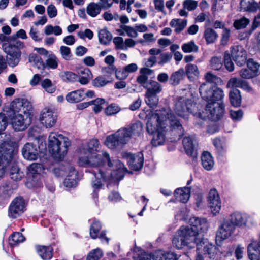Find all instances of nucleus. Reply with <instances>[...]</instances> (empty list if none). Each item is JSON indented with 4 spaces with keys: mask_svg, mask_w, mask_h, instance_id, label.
Returning a JSON list of instances; mask_svg holds the SVG:
<instances>
[{
    "mask_svg": "<svg viewBox=\"0 0 260 260\" xmlns=\"http://www.w3.org/2000/svg\"><path fill=\"white\" fill-rule=\"evenodd\" d=\"M185 74L183 68H180L178 71L174 72L170 77V82L173 85H178L180 81L183 79Z\"/></svg>",
    "mask_w": 260,
    "mask_h": 260,
    "instance_id": "obj_41",
    "label": "nucleus"
},
{
    "mask_svg": "<svg viewBox=\"0 0 260 260\" xmlns=\"http://www.w3.org/2000/svg\"><path fill=\"white\" fill-rule=\"evenodd\" d=\"M146 93L158 94L162 90V87L160 83L157 81L150 80L148 81L147 85L145 86Z\"/></svg>",
    "mask_w": 260,
    "mask_h": 260,
    "instance_id": "obj_31",
    "label": "nucleus"
},
{
    "mask_svg": "<svg viewBox=\"0 0 260 260\" xmlns=\"http://www.w3.org/2000/svg\"><path fill=\"white\" fill-rule=\"evenodd\" d=\"M174 110L180 117H185L188 113H192L199 118H203L201 112L198 111L196 104L191 99L179 98L176 102Z\"/></svg>",
    "mask_w": 260,
    "mask_h": 260,
    "instance_id": "obj_7",
    "label": "nucleus"
},
{
    "mask_svg": "<svg viewBox=\"0 0 260 260\" xmlns=\"http://www.w3.org/2000/svg\"><path fill=\"white\" fill-rule=\"evenodd\" d=\"M60 53L62 57L66 60H70L72 57L71 49L66 46H61L60 47Z\"/></svg>",
    "mask_w": 260,
    "mask_h": 260,
    "instance_id": "obj_59",
    "label": "nucleus"
},
{
    "mask_svg": "<svg viewBox=\"0 0 260 260\" xmlns=\"http://www.w3.org/2000/svg\"><path fill=\"white\" fill-rule=\"evenodd\" d=\"M10 135L7 136L5 133L0 134V151H6V147L11 148L10 144Z\"/></svg>",
    "mask_w": 260,
    "mask_h": 260,
    "instance_id": "obj_50",
    "label": "nucleus"
},
{
    "mask_svg": "<svg viewBox=\"0 0 260 260\" xmlns=\"http://www.w3.org/2000/svg\"><path fill=\"white\" fill-rule=\"evenodd\" d=\"M113 43L116 49L126 50V45L124 44L123 39L121 37H116L113 39Z\"/></svg>",
    "mask_w": 260,
    "mask_h": 260,
    "instance_id": "obj_64",
    "label": "nucleus"
},
{
    "mask_svg": "<svg viewBox=\"0 0 260 260\" xmlns=\"http://www.w3.org/2000/svg\"><path fill=\"white\" fill-rule=\"evenodd\" d=\"M227 87L229 88H233V89L240 87L247 91L251 90V88L246 81L237 78H232L230 79L227 84Z\"/></svg>",
    "mask_w": 260,
    "mask_h": 260,
    "instance_id": "obj_26",
    "label": "nucleus"
},
{
    "mask_svg": "<svg viewBox=\"0 0 260 260\" xmlns=\"http://www.w3.org/2000/svg\"><path fill=\"white\" fill-rule=\"evenodd\" d=\"M192 231L182 226L177 231L172 240L173 245L177 249H180L186 246L190 248L197 247V251H200L201 247L205 244V241L202 237H199L196 240L191 236Z\"/></svg>",
    "mask_w": 260,
    "mask_h": 260,
    "instance_id": "obj_5",
    "label": "nucleus"
},
{
    "mask_svg": "<svg viewBox=\"0 0 260 260\" xmlns=\"http://www.w3.org/2000/svg\"><path fill=\"white\" fill-rule=\"evenodd\" d=\"M10 176L12 179L15 181H20L24 176V174L16 164H13L11 162L10 166Z\"/></svg>",
    "mask_w": 260,
    "mask_h": 260,
    "instance_id": "obj_38",
    "label": "nucleus"
},
{
    "mask_svg": "<svg viewBox=\"0 0 260 260\" xmlns=\"http://www.w3.org/2000/svg\"><path fill=\"white\" fill-rule=\"evenodd\" d=\"M239 75L241 77L244 79H250L255 77L254 72L247 68L242 69L239 71Z\"/></svg>",
    "mask_w": 260,
    "mask_h": 260,
    "instance_id": "obj_62",
    "label": "nucleus"
},
{
    "mask_svg": "<svg viewBox=\"0 0 260 260\" xmlns=\"http://www.w3.org/2000/svg\"><path fill=\"white\" fill-rule=\"evenodd\" d=\"M247 67L250 70L254 72L255 75L256 76L258 74L260 65L258 63L255 61L253 59H249L247 61Z\"/></svg>",
    "mask_w": 260,
    "mask_h": 260,
    "instance_id": "obj_63",
    "label": "nucleus"
},
{
    "mask_svg": "<svg viewBox=\"0 0 260 260\" xmlns=\"http://www.w3.org/2000/svg\"><path fill=\"white\" fill-rule=\"evenodd\" d=\"M26 207L25 201L21 197L14 198L8 209V216L12 218H16L20 216L25 211Z\"/></svg>",
    "mask_w": 260,
    "mask_h": 260,
    "instance_id": "obj_11",
    "label": "nucleus"
},
{
    "mask_svg": "<svg viewBox=\"0 0 260 260\" xmlns=\"http://www.w3.org/2000/svg\"><path fill=\"white\" fill-rule=\"evenodd\" d=\"M30 60L33 61L38 69H44L46 67L45 63L43 62L41 57L36 54H33L31 56Z\"/></svg>",
    "mask_w": 260,
    "mask_h": 260,
    "instance_id": "obj_58",
    "label": "nucleus"
},
{
    "mask_svg": "<svg viewBox=\"0 0 260 260\" xmlns=\"http://www.w3.org/2000/svg\"><path fill=\"white\" fill-rule=\"evenodd\" d=\"M210 68L214 70L220 69L222 66V58L219 57L214 56L210 61Z\"/></svg>",
    "mask_w": 260,
    "mask_h": 260,
    "instance_id": "obj_54",
    "label": "nucleus"
},
{
    "mask_svg": "<svg viewBox=\"0 0 260 260\" xmlns=\"http://www.w3.org/2000/svg\"><path fill=\"white\" fill-rule=\"evenodd\" d=\"M185 73L190 80L198 78L200 75V71L196 64L189 63L185 66Z\"/></svg>",
    "mask_w": 260,
    "mask_h": 260,
    "instance_id": "obj_30",
    "label": "nucleus"
},
{
    "mask_svg": "<svg viewBox=\"0 0 260 260\" xmlns=\"http://www.w3.org/2000/svg\"><path fill=\"white\" fill-rule=\"evenodd\" d=\"M249 23V20L248 19L243 17L236 20L234 21V26L236 29H240L245 28Z\"/></svg>",
    "mask_w": 260,
    "mask_h": 260,
    "instance_id": "obj_57",
    "label": "nucleus"
},
{
    "mask_svg": "<svg viewBox=\"0 0 260 260\" xmlns=\"http://www.w3.org/2000/svg\"><path fill=\"white\" fill-rule=\"evenodd\" d=\"M39 152V147L32 143H26L22 149V154L24 158L28 160H36Z\"/></svg>",
    "mask_w": 260,
    "mask_h": 260,
    "instance_id": "obj_17",
    "label": "nucleus"
},
{
    "mask_svg": "<svg viewBox=\"0 0 260 260\" xmlns=\"http://www.w3.org/2000/svg\"><path fill=\"white\" fill-rule=\"evenodd\" d=\"M230 100L231 104L234 107L240 106L241 103V96L239 90L233 89L230 92Z\"/></svg>",
    "mask_w": 260,
    "mask_h": 260,
    "instance_id": "obj_40",
    "label": "nucleus"
},
{
    "mask_svg": "<svg viewBox=\"0 0 260 260\" xmlns=\"http://www.w3.org/2000/svg\"><path fill=\"white\" fill-rule=\"evenodd\" d=\"M58 64V59L57 57L54 54L49 55L47 59L46 60V66L52 69H55L57 68Z\"/></svg>",
    "mask_w": 260,
    "mask_h": 260,
    "instance_id": "obj_53",
    "label": "nucleus"
},
{
    "mask_svg": "<svg viewBox=\"0 0 260 260\" xmlns=\"http://www.w3.org/2000/svg\"><path fill=\"white\" fill-rule=\"evenodd\" d=\"M85 98V92L82 89L76 90L68 93L66 96V100L71 103H78Z\"/></svg>",
    "mask_w": 260,
    "mask_h": 260,
    "instance_id": "obj_27",
    "label": "nucleus"
},
{
    "mask_svg": "<svg viewBox=\"0 0 260 260\" xmlns=\"http://www.w3.org/2000/svg\"><path fill=\"white\" fill-rule=\"evenodd\" d=\"M151 255L140 248H136L133 255L134 260H151Z\"/></svg>",
    "mask_w": 260,
    "mask_h": 260,
    "instance_id": "obj_44",
    "label": "nucleus"
},
{
    "mask_svg": "<svg viewBox=\"0 0 260 260\" xmlns=\"http://www.w3.org/2000/svg\"><path fill=\"white\" fill-rule=\"evenodd\" d=\"M205 241V244L203 245L200 251H197L198 253H204V254H207L209 258L214 259L215 257L216 254V247L212 244L209 243L207 240L203 238Z\"/></svg>",
    "mask_w": 260,
    "mask_h": 260,
    "instance_id": "obj_25",
    "label": "nucleus"
},
{
    "mask_svg": "<svg viewBox=\"0 0 260 260\" xmlns=\"http://www.w3.org/2000/svg\"><path fill=\"white\" fill-rule=\"evenodd\" d=\"M24 240L25 238L21 233L15 232L11 235L9 241V244L11 246H15Z\"/></svg>",
    "mask_w": 260,
    "mask_h": 260,
    "instance_id": "obj_51",
    "label": "nucleus"
},
{
    "mask_svg": "<svg viewBox=\"0 0 260 260\" xmlns=\"http://www.w3.org/2000/svg\"><path fill=\"white\" fill-rule=\"evenodd\" d=\"M190 187L178 188L174 191L176 200L182 203H186L190 197Z\"/></svg>",
    "mask_w": 260,
    "mask_h": 260,
    "instance_id": "obj_23",
    "label": "nucleus"
},
{
    "mask_svg": "<svg viewBox=\"0 0 260 260\" xmlns=\"http://www.w3.org/2000/svg\"><path fill=\"white\" fill-rule=\"evenodd\" d=\"M41 87L48 93H53L56 90V87L49 79H45L41 82Z\"/></svg>",
    "mask_w": 260,
    "mask_h": 260,
    "instance_id": "obj_49",
    "label": "nucleus"
},
{
    "mask_svg": "<svg viewBox=\"0 0 260 260\" xmlns=\"http://www.w3.org/2000/svg\"><path fill=\"white\" fill-rule=\"evenodd\" d=\"M181 49L184 53L197 52L198 51L199 47L193 41H191L183 44Z\"/></svg>",
    "mask_w": 260,
    "mask_h": 260,
    "instance_id": "obj_47",
    "label": "nucleus"
},
{
    "mask_svg": "<svg viewBox=\"0 0 260 260\" xmlns=\"http://www.w3.org/2000/svg\"><path fill=\"white\" fill-rule=\"evenodd\" d=\"M240 10L249 12H255L259 10V3L258 4L255 0H241Z\"/></svg>",
    "mask_w": 260,
    "mask_h": 260,
    "instance_id": "obj_24",
    "label": "nucleus"
},
{
    "mask_svg": "<svg viewBox=\"0 0 260 260\" xmlns=\"http://www.w3.org/2000/svg\"><path fill=\"white\" fill-rule=\"evenodd\" d=\"M59 76L64 81L72 82L77 81L78 78L77 75L70 71H62Z\"/></svg>",
    "mask_w": 260,
    "mask_h": 260,
    "instance_id": "obj_48",
    "label": "nucleus"
},
{
    "mask_svg": "<svg viewBox=\"0 0 260 260\" xmlns=\"http://www.w3.org/2000/svg\"><path fill=\"white\" fill-rule=\"evenodd\" d=\"M18 38L26 39L27 36L25 31L21 29L16 33L8 39V43L3 44V49L6 54V58L8 64L11 67H15L18 64L21 57V50L25 45L23 42L19 40Z\"/></svg>",
    "mask_w": 260,
    "mask_h": 260,
    "instance_id": "obj_4",
    "label": "nucleus"
},
{
    "mask_svg": "<svg viewBox=\"0 0 260 260\" xmlns=\"http://www.w3.org/2000/svg\"><path fill=\"white\" fill-rule=\"evenodd\" d=\"M235 230L234 225L229 221H224L219 225L216 233V240L222 241L229 238Z\"/></svg>",
    "mask_w": 260,
    "mask_h": 260,
    "instance_id": "obj_18",
    "label": "nucleus"
},
{
    "mask_svg": "<svg viewBox=\"0 0 260 260\" xmlns=\"http://www.w3.org/2000/svg\"><path fill=\"white\" fill-rule=\"evenodd\" d=\"M91 104L94 105L93 107V110L95 113L100 112L102 109V105L104 104L105 103V100L104 99L101 98H97L95 100L91 101Z\"/></svg>",
    "mask_w": 260,
    "mask_h": 260,
    "instance_id": "obj_60",
    "label": "nucleus"
},
{
    "mask_svg": "<svg viewBox=\"0 0 260 260\" xmlns=\"http://www.w3.org/2000/svg\"><path fill=\"white\" fill-rule=\"evenodd\" d=\"M36 250L38 254L43 259H50L53 256V249L51 246L39 245L36 247Z\"/></svg>",
    "mask_w": 260,
    "mask_h": 260,
    "instance_id": "obj_29",
    "label": "nucleus"
},
{
    "mask_svg": "<svg viewBox=\"0 0 260 260\" xmlns=\"http://www.w3.org/2000/svg\"><path fill=\"white\" fill-rule=\"evenodd\" d=\"M72 175L68 177H66L64 181V184L66 187L71 188L75 187L77 183V172H74L72 171Z\"/></svg>",
    "mask_w": 260,
    "mask_h": 260,
    "instance_id": "obj_45",
    "label": "nucleus"
},
{
    "mask_svg": "<svg viewBox=\"0 0 260 260\" xmlns=\"http://www.w3.org/2000/svg\"><path fill=\"white\" fill-rule=\"evenodd\" d=\"M111 81V78L109 76L100 75L92 80V84L93 86L100 88L106 86Z\"/></svg>",
    "mask_w": 260,
    "mask_h": 260,
    "instance_id": "obj_37",
    "label": "nucleus"
},
{
    "mask_svg": "<svg viewBox=\"0 0 260 260\" xmlns=\"http://www.w3.org/2000/svg\"><path fill=\"white\" fill-rule=\"evenodd\" d=\"M204 37L207 44H211L217 40L218 35L214 29L208 28L205 30Z\"/></svg>",
    "mask_w": 260,
    "mask_h": 260,
    "instance_id": "obj_42",
    "label": "nucleus"
},
{
    "mask_svg": "<svg viewBox=\"0 0 260 260\" xmlns=\"http://www.w3.org/2000/svg\"><path fill=\"white\" fill-rule=\"evenodd\" d=\"M8 117L11 119L13 128L16 131L26 129L31 123L30 113H20Z\"/></svg>",
    "mask_w": 260,
    "mask_h": 260,
    "instance_id": "obj_9",
    "label": "nucleus"
},
{
    "mask_svg": "<svg viewBox=\"0 0 260 260\" xmlns=\"http://www.w3.org/2000/svg\"><path fill=\"white\" fill-rule=\"evenodd\" d=\"M12 149L6 147V151H0V178H3L7 173L11 166Z\"/></svg>",
    "mask_w": 260,
    "mask_h": 260,
    "instance_id": "obj_12",
    "label": "nucleus"
},
{
    "mask_svg": "<svg viewBox=\"0 0 260 260\" xmlns=\"http://www.w3.org/2000/svg\"><path fill=\"white\" fill-rule=\"evenodd\" d=\"M153 260H177V258L174 253L158 250L154 253Z\"/></svg>",
    "mask_w": 260,
    "mask_h": 260,
    "instance_id": "obj_33",
    "label": "nucleus"
},
{
    "mask_svg": "<svg viewBox=\"0 0 260 260\" xmlns=\"http://www.w3.org/2000/svg\"><path fill=\"white\" fill-rule=\"evenodd\" d=\"M224 66L225 68L229 71L232 72L234 69V65L231 59L230 54L225 52L224 55Z\"/></svg>",
    "mask_w": 260,
    "mask_h": 260,
    "instance_id": "obj_61",
    "label": "nucleus"
},
{
    "mask_svg": "<svg viewBox=\"0 0 260 260\" xmlns=\"http://www.w3.org/2000/svg\"><path fill=\"white\" fill-rule=\"evenodd\" d=\"M70 144L68 138L61 134L52 132L49 136V151L52 156L58 160H61L64 158Z\"/></svg>",
    "mask_w": 260,
    "mask_h": 260,
    "instance_id": "obj_6",
    "label": "nucleus"
},
{
    "mask_svg": "<svg viewBox=\"0 0 260 260\" xmlns=\"http://www.w3.org/2000/svg\"><path fill=\"white\" fill-rule=\"evenodd\" d=\"M98 37L101 44L107 45L110 43L112 35L107 29H102L99 31Z\"/></svg>",
    "mask_w": 260,
    "mask_h": 260,
    "instance_id": "obj_35",
    "label": "nucleus"
},
{
    "mask_svg": "<svg viewBox=\"0 0 260 260\" xmlns=\"http://www.w3.org/2000/svg\"><path fill=\"white\" fill-rule=\"evenodd\" d=\"M103 255V252L100 248L95 249L90 251L87 257L86 260H98Z\"/></svg>",
    "mask_w": 260,
    "mask_h": 260,
    "instance_id": "obj_56",
    "label": "nucleus"
},
{
    "mask_svg": "<svg viewBox=\"0 0 260 260\" xmlns=\"http://www.w3.org/2000/svg\"><path fill=\"white\" fill-rule=\"evenodd\" d=\"M122 156L127 159V164L129 168L135 171L139 170L143 165V155L141 152L137 154L124 152Z\"/></svg>",
    "mask_w": 260,
    "mask_h": 260,
    "instance_id": "obj_13",
    "label": "nucleus"
},
{
    "mask_svg": "<svg viewBox=\"0 0 260 260\" xmlns=\"http://www.w3.org/2000/svg\"><path fill=\"white\" fill-rule=\"evenodd\" d=\"M204 78L206 81L203 83H210V84H214L215 85L221 81L220 78L213 74L211 72L206 73L204 75Z\"/></svg>",
    "mask_w": 260,
    "mask_h": 260,
    "instance_id": "obj_52",
    "label": "nucleus"
},
{
    "mask_svg": "<svg viewBox=\"0 0 260 260\" xmlns=\"http://www.w3.org/2000/svg\"><path fill=\"white\" fill-rule=\"evenodd\" d=\"M145 96V101L148 106L151 108L156 106L159 100L157 94L146 92Z\"/></svg>",
    "mask_w": 260,
    "mask_h": 260,
    "instance_id": "obj_46",
    "label": "nucleus"
},
{
    "mask_svg": "<svg viewBox=\"0 0 260 260\" xmlns=\"http://www.w3.org/2000/svg\"><path fill=\"white\" fill-rule=\"evenodd\" d=\"M199 92L202 98L208 102L205 109L208 116H210V118L214 120L219 119L224 112L223 90L214 84L202 83Z\"/></svg>",
    "mask_w": 260,
    "mask_h": 260,
    "instance_id": "obj_3",
    "label": "nucleus"
},
{
    "mask_svg": "<svg viewBox=\"0 0 260 260\" xmlns=\"http://www.w3.org/2000/svg\"><path fill=\"white\" fill-rule=\"evenodd\" d=\"M208 202L213 214L215 215L219 213L221 207V202L216 189L210 190L208 194Z\"/></svg>",
    "mask_w": 260,
    "mask_h": 260,
    "instance_id": "obj_15",
    "label": "nucleus"
},
{
    "mask_svg": "<svg viewBox=\"0 0 260 260\" xmlns=\"http://www.w3.org/2000/svg\"><path fill=\"white\" fill-rule=\"evenodd\" d=\"M115 133L122 146L127 144L132 138L128 128L126 127L120 128Z\"/></svg>",
    "mask_w": 260,
    "mask_h": 260,
    "instance_id": "obj_28",
    "label": "nucleus"
},
{
    "mask_svg": "<svg viewBox=\"0 0 260 260\" xmlns=\"http://www.w3.org/2000/svg\"><path fill=\"white\" fill-rule=\"evenodd\" d=\"M99 141L96 139L90 140L87 145L83 146L80 150V164L85 167L94 168L93 173L95 180L92 182L93 188V196L97 197V191L102 187V181H106L113 178L111 172L104 171L106 163L109 168H114L118 170L124 168V165L119 160L113 159L106 151L101 154L97 153L99 148Z\"/></svg>",
    "mask_w": 260,
    "mask_h": 260,
    "instance_id": "obj_1",
    "label": "nucleus"
},
{
    "mask_svg": "<svg viewBox=\"0 0 260 260\" xmlns=\"http://www.w3.org/2000/svg\"><path fill=\"white\" fill-rule=\"evenodd\" d=\"M231 57L239 66L246 63L247 60V53L242 46L237 45L231 48Z\"/></svg>",
    "mask_w": 260,
    "mask_h": 260,
    "instance_id": "obj_16",
    "label": "nucleus"
},
{
    "mask_svg": "<svg viewBox=\"0 0 260 260\" xmlns=\"http://www.w3.org/2000/svg\"><path fill=\"white\" fill-rule=\"evenodd\" d=\"M101 228V225L100 221L94 220L91 224L90 228V235L92 239H96L99 237L102 241L104 239L107 243L109 242V239L105 236V233L104 231L101 232L99 236V232Z\"/></svg>",
    "mask_w": 260,
    "mask_h": 260,
    "instance_id": "obj_21",
    "label": "nucleus"
},
{
    "mask_svg": "<svg viewBox=\"0 0 260 260\" xmlns=\"http://www.w3.org/2000/svg\"><path fill=\"white\" fill-rule=\"evenodd\" d=\"M189 226H184L185 228H188V230L192 231L191 236L195 240L199 237L204 238L202 235H200L199 233L205 232L208 229V223L207 220L205 218H199L197 217H192L190 218Z\"/></svg>",
    "mask_w": 260,
    "mask_h": 260,
    "instance_id": "obj_8",
    "label": "nucleus"
},
{
    "mask_svg": "<svg viewBox=\"0 0 260 260\" xmlns=\"http://www.w3.org/2000/svg\"><path fill=\"white\" fill-rule=\"evenodd\" d=\"M230 223L234 225V226H244L247 222V216L246 215L236 212L232 213L230 217Z\"/></svg>",
    "mask_w": 260,
    "mask_h": 260,
    "instance_id": "obj_22",
    "label": "nucleus"
},
{
    "mask_svg": "<svg viewBox=\"0 0 260 260\" xmlns=\"http://www.w3.org/2000/svg\"><path fill=\"white\" fill-rule=\"evenodd\" d=\"M120 107L116 104H111L105 109V114L107 116L115 115L120 111Z\"/></svg>",
    "mask_w": 260,
    "mask_h": 260,
    "instance_id": "obj_55",
    "label": "nucleus"
},
{
    "mask_svg": "<svg viewBox=\"0 0 260 260\" xmlns=\"http://www.w3.org/2000/svg\"><path fill=\"white\" fill-rule=\"evenodd\" d=\"M183 145L186 154L193 158L197 156V142L192 137H185L183 139Z\"/></svg>",
    "mask_w": 260,
    "mask_h": 260,
    "instance_id": "obj_20",
    "label": "nucleus"
},
{
    "mask_svg": "<svg viewBox=\"0 0 260 260\" xmlns=\"http://www.w3.org/2000/svg\"><path fill=\"white\" fill-rule=\"evenodd\" d=\"M171 27L175 28V31L179 33L182 31L187 25V20L173 19L170 22Z\"/></svg>",
    "mask_w": 260,
    "mask_h": 260,
    "instance_id": "obj_39",
    "label": "nucleus"
},
{
    "mask_svg": "<svg viewBox=\"0 0 260 260\" xmlns=\"http://www.w3.org/2000/svg\"><path fill=\"white\" fill-rule=\"evenodd\" d=\"M202 164L203 168L207 171L211 170L214 165V162L210 153L204 152L201 156Z\"/></svg>",
    "mask_w": 260,
    "mask_h": 260,
    "instance_id": "obj_32",
    "label": "nucleus"
},
{
    "mask_svg": "<svg viewBox=\"0 0 260 260\" xmlns=\"http://www.w3.org/2000/svg\"><path fill=\"white\" fill-rule=\"evenodd\" d=\"M105 145L111 149H114L118 147L122 146L115 133L108 135L105 141Z\"/></svg>",
    "mask_w": 260,
    "mask_h": 260,
    "instance_id": "obj_36",
    "label": "nucleus"
},
{
    "mask_svg": "<svg viewBox=\"0 0 260 260\" xmlns=\"http://www.w3.org/2000/svg\"><path fill=\"white\" fill-rule=\"evenodd\" d=\"M31 109V105L26 99H16L11 102L10 105L8 116H11L20 113H30V110Z\"/></svg>",
    "mask_w": 260,
    "mask_h": 260,
    "instance_id": "obj_10",
    "label": "nucleus"
},
{
    "mask_svg": "<svg viewBox=\"0 0 260 260\" xmlns=\"http://www.w3.org/2000/svg\"><path fill=\"white\" fill-rule=\"evenodd\" d=\"M18 188L17 184L13 182H6L0 186V204L7 200Z\"/></svg>",
    "mask_w": 260,
    "mask_h": 260,
    "instance_id": "obj_19",
    "label": "nucleus"
},
{
    "mask_svg": "<svg viewBox=\"0 0 260 260\" xmlns=\"http://www.w3.org/2000/svg\"><path fill=\"white\" fill-rule=\"evenodd\" d=\"M172 131H175L179 136L183 134L182 124L174 113L162 109L156 111L148 120L147 131L153 137L151 144L154 146L162 145L166 139L167 127L169 125Z\"/></svg>",
    "mask_w": 260,
    "mask_h": 260,
    "instance_id": "obj_2",
    "label": "nucleus"
},
{
    "mask_svg": "<svg viewBox=\"0 0 260 260\" xmlns=\"http://www.w3.org/2000/svg\"><path fill=\"white\" fill-rule=\"evenodd\" d=\"M128 131L130 133L131 137L139 136L143 132V125L142 123L137 121L130 124L128 127Z\"/></svg>",
    "mask_w": 260,
    "mask_h": 260,
    "instance_id": "obj_34",
    "label": "nucleus"
},
{
    "mask_svg": "<svg viewBox=\"0 0 260 260\" xmlns=\"http://www.w3.org/2000/svg\"><path fill=\"white\" fill-rule=\"evenodd\" d=\"M101 9L98 4L92 2L87 6L86 12L91 17H95L100 14Z\"/></svg>",
    "mask_w": 260,
    "mask_h": 260,
    "instance_id": "obj_43",
    "label": "nucleus"
},
{
    "mask_svg": "<svg viewBox=\"0 0 260 260\" xmlns=\"http://www.w3.org/2000/svg\"><path fill=\"white\" fill-rule=\"evenodd\" d=\"M40 121L42 125L46 128H51L55 124L57 115L50 108H44L41 114Z\"/></svg>",
    "mask_w": 260,
    "mask_h": 260,
    "instance_id": "obj_14",
    "label": "nucleus"
}]
</instances>
